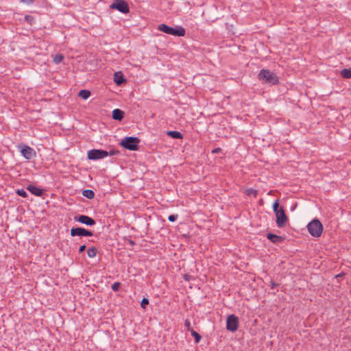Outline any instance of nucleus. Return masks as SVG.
<instances>
[{"label":"nucleus","instance_id":"nucleus-1","mask_svg":"<svg viewBox=\"0 0 351 351\" xmlns=\"http://www.w3.org/2000/svg\"><path fill=\"white\" fill-rule=\"evenodd\" d=\"M158 29L167 34L175 36H184L186 34L185 29L182 26H176L175 27H169L166 24H160Z\"/></svg>","mask_w":351,"mask_h":351},{"label":"nucleus","instance_id":"nucleus-2","mask_svg":"<svg viewBox=\"0 0 351 351\" xmlns=\"http://www.w3.org/2000/svg\"><path fill=\"white\" fill-rule=\"evenodd\" d=\"M258 79L270 85L277 84L279 82L278 77L274 73L264 69L259 72Z\"/></svg>","mask_w":351,"mask_h":351},{"label":"nucleus","instance_id":"nucleus-3","mask_svg":"<svg viewBox=\"0 0 351 351\" xmlns=\"http://www.w3.org/2000/svg\"><path fill=\"white\" fill-rule=\"evenodd\" d=\"M309 234L314 237H319L323 232V225L317 219H313L307 225Z\"/></svg>","mask_w":351,"mask_h":351},{"label":"nucleus","instance_id":"nucleus-4","mask_svg":"<svg viewBox=\"0 0 351 351\" xmlns=\"http://www.w3.org/2000/svg\"><path fill=\"white\" fill-rule=\"evenodd\" d=\"M139 143L140 139L137 137L126 136L121 141L120 145L128 150L136 151L138 149Z\"/></svg>","mask_w":351,"mask_h":351},{"label":"nucleus","instance_id":"nucleus-5","mask_svg":"<svg viewBox=\"0 0 351 351\" xmlns=\"http://www.w3.org/2000/svg\"><path fill=\"white\" fill-rule=\"evenodd\" d=\"M18 150L21 152V155L27 160H31L36 157V151L24 143H20L16 146Z\"/></svg>","mask_w":351,"mask_h":351},{"label":"nucleus","instance_id":"nucleus-6","mask_svg":"<svg viewBox=\"0 0 351 351\" xmlns=\"http://www.w3.org/2000/svg\"><path fill=\"white\" fill-rule=\"evenodd\" d=\"M112 10H117L123 14H127L130 12L128 3L125 0H114L110 5Z\"/></svg>","mask_w":351,"mask_h":351},{"label":"nucleus","instance_id":"nucleus-7","mask_svg":"<svg viewBox=\"0 0 351 351\" xmlns=\"http://www.w3.org/2000/svg\"><path fill=\"white\" fill-rule=\"evenodd\" d=\"M239 327V318L234 315H230L226 320V328L228 330L234 332Z\"/></svg>","mask_w":351,"mask_h":351},{"label":"nucleus","instance_id":"nucleus-8","mask_svg":"<svg viewBox=\"0 0 351 351\" xmlns=\"http://www.w3.org/2000/svg\"><path fill=\"white\" fill-rule=\"evenodd\" d=\"M88 158L92 160L102 159L108 156L107 151L102 149H91L88 152Z\"/></svg>","mask_w":351,"mask_h":351},{"label":"nucleus","instance_id":"nucleus-9","mask_svg":"<svg viewBox=\"0 0 351 351\" xmlns=\"http://www.w3.org/2000/svg\"><path fill=\"white\" fill-rule=\"evenodd\" d=\"M276 217V224L278 228H282L284 227L287 221L288 220V218L285 213L284 208L282 207L280 208L279 211H276L275 213Z\"/></svg>","mask_w":351,"mask_h":351},{"label":"nucleus","instance_id":"nucleus-10","mask_svg":"<svg viewBox=\"0 0 351 351\" xmlns=\"http://www.w3.org/2000/svg\"><path fill=\"white\" fill-rule=\"evenodd\" d=\"M71 235L72 237H90L93 236V234L90 230H86L83 228H72L71 229Z\"/></svg>","mask_w":351,"mask_h":351},{"label":"nucleus","instance_id":"nucleus-11","mask_svg":"<svg viewBox=\"0 0 351 351\" xmlns=\"http://www.w3.org/2000/svg\"><path fill=\"white\" fill-rule=\"evenodd\" d=\"M74 220L89 226H93L96 223L95 221L93 218L83 215L75 216Z\"/></svg>","mask_w":351,"mask_h":351},{"label":"nucleus","instance_id":"nucleus-12","mask_svg":"<svg viewBox=\"0 0 351 351\" xmlns=\"http://www.w3.org/2000/svg\"><path fill=\"white\" fill-rule=\"evenodd\" d=\"M27 189L33 195H35L36 196L40 197L43 194V190L38 188L34 185H29L27 187Z\"/></svg>","mask_w":351,"mask_h":351},{"label":"nucleus","instance_id":"nucleus-13","mask_svg":"<svg viewBox=\"0 0 351 351\" xmlns=\"http://www.w3.org/2000/svg\"><path fill=\"white\" fill-rule=\"evenodd\" d=\"M124 112L120 109H114L112 113V117L114 120L121 121L123 118Z\"/></svg>","mask_w":351,"mask_h":351},{"label":"nucleus","instance_id":"nucleus-14","mask_svg":"<svg viewBox=\"0 0 351 351\" xmlns=\"http://www.w3.org/2000/svg\"><path fill=\"white\" fill-rule=\"evenodd\" d=\"M267 238L274 243H278L283 241V238L282 237L272 233L267 234Z\"/></svg>","mask_w":351,"mask_h":351},{"label":"nucleus","instance_id":"nucleus-15","mask_svg":"<svg viewBox=\"0 0 351 351\" xmlns=\"http://www.w3.org/2000/svg\"><path fill=\"white\" fill-rule=\"evenodd\" d=\"M114 81L117 85H120L125 80L120 72H116L114 75Z\"/></svg>","mask_w":351,"mask_h":351},{"label":"nucleus","instance_id":"nucleus-16","mask_svg":"<svg viewBox=\"0 0 351 351\" xmlns=\"http://www.w3.org/2000/svg\"><path fill=\"white\" fill-rule=\"evenodd\" d=\"M167 135L176 139H181L183 138V135L178 131H169L167 132Z\"/></svg>","mask_w":351,"mask_h":351},{"label":"nucleus","instance_id":"nucleus-17","mask_svg":"<svg viewBox=\"0 0 351 351\" xmlns=\"http://www.w3.org/2000/svg\"><path fill=\"white\" fill-rule=\"evenodd\" d=\"M82 195L88 199H93L95 197V193L93 190L85 189L82 191Z\"/></svg>","mask_w":351,"mask_h":351},{"label":"nucleus","instance_id":"nucleus-18","mask_svg":"<svg viewBox=\"0 0 351 351\" xmlns=\"http://www.w3.org/2000/svg\"><path fill=\"white\" fill-rule=\"evenodd\" d=\"M78 96L83 99H87L90 96V92L88 90H81L78 93Z\"/></svg>","mask_w":351,"mask_h":351},{"label":"nucleus","instance_id":"nucleus-19","mask_svg":"<svg viewBox=\"0 0 351 351\" xmlns=\"http://www.w3.org/2000/svg\"><path fill=\"white\" fill-rule=\"evenodd\" d=\"M97 252L98 250L97 247H92L88 250L87 255L89 258H94L96 256Z\"/></svg>","mask_w":351,"mask_h":351},{"label":"nucleus","instance_id":"nucleus-20","mask_svg":"<svg viewBox=\"0 0 351 351\" xmlns=\"http://www.w3.org/2000/svg\"><path fill=\"white\" fill-rule=\"evenodd\" d=\"M341 75L346 79L351 78V69H343L341 71Z\"/></svg>","mask_w":351,"mask_h":351},{"label":"nucleus","instance_id":"nucleus-21","mask_svg":"<svg viewBox=\"0 0 351 351\" xmlns=\"http://www.w3.org/2000/svg\"><path fill=\"white\" fill-rule=\"evenodd\" d=\"M191 335L193 337H194L195 338V342L196 343H198L201 339H202V337L199 334H198L196 331H195L194 330H191Z\"/></svg>","mask_w":351,"mask_h":351},{"label":"nucleus","instance_id":"nucleus-22","mask_svg":"<svg viewBox=\"0 0 351 351\" xmlns=\"http://www.w3.org/2000/svg\"><path fill=\"white\" fill-rule=\"evenodd\" d=\"M245 193L248 196L253 195L254 197H256L258 191L254 189L250 188L246 189Z\"/></svg>","mask_w":351,"mask_h":351},{"label":"nucleus","instance_id":"nucleus-23","mask_svg":"<svg viewBox=\"0 0 351 351\" xmlns=\"http://www.w3.org/2000/svg\"><path fill=\"white\" fill-rule=\"evenodd\" d=\"M63 59L64 56L62 54H56L54 56L53 60L56 64H59L62 61Z\"/></svg>","mask_w":351,"mask_h":351},{"label":"nucleus","instance_id":"nucleus-24","mask_svg":"<svg viewBox=\"0 0 351 351\" xmlns=\"http://www.w3.org/2000/svg\"><path fill=\"white\" fill-rule=\"evenodd\" d=\"M120 287H121V283L119 282H115L112 285V289L114 291H118L119 290V289H120Z\"/></svg>","mask_w":351,"mask_h":351},{"label":"nucleus","instance_id":"nucleus-25","mask_svg":"<svg viewBox=\"0 0 351 351\" xmlns=\"http://www.w3.org/2000/svg\"><path fill=\"white\" fill-rule=\"evenodd\" d=\"M280 208L279 207V201L277 199L274 202V203L273 204V210H274V212L276 213V211H279L280 210Z\"/></svg>","mask_w":351,"mask_h":351},{"label":"nucleus","instance_id":"nucleus-26","mask_svg":"<svg viewBox=\"0 0 351 351\" xmlns=\"http://www.w3.org/2000/svg\"><path fill=\"white\" fill-rule=\"evenodd\" d=\"M16 193L18 195L23 197H26L27 196L26 191L23 189L17 190Z\"/></svg>","mask_w":351,"mask_h":351},{"label":"nucleus","instance_id":"nucleus-27","mask_svg":"<svg viewBox=\"0 0 351 351\" xmlns=\"http://www.w3.org/2000/svg\"><path fill=\"white\" fill-rule=\"evenodd\" d=\"M149 304V300L147 298H143L141 302V306L143 308H145L147 305Z\"/></svg>","mask_w":351,"mask_h":351},{"label":"nucleus","instance_id":"nucleus-28","mask_svg":"<svg viewBox=\"0 0 351 351\" xmlns=\"http://www.w3.org/2000/svg\"><path fill=\"white\" fill-rule=\"evenodd\" d=\"M107 154H108V156L118 155L119 154V151L116 150V149H111L109 152H107Z\"/></svg>","mask_w":351,"mask_h":351},{"label":"nucleus","instance_id":"nucleus-29","mask_svg":"<svg viewBox=\"0 0 351 351\" xmlns=\"http://www.w3.org/2000/svg\"><path fill=\"white\" fill-rule=\"evenodd\" d=\"M184 325L186 327L187 330H189L191 332V330H193V329L191 328V322L188 319L185 320Z\"/></svg>","mask_w":351,"mask_h":351},{"label":"nucleus","instance_id":"nucleus-30","mask_svg":"<svg viewBox=\"0 0 351 351\" xmlns=\"http://www.w3.org/2000/svg\"><path fill=\"white\" fill-rule=\"evenodd\" d=\"M178 217V215H171L168 217V220L171 222H173L175 221L176 220H177Z\"/></svg>","mask_w":351,"mask_h":351},{"label":"nucleus","instance_id":"nucleus-31","mask_svg":"<svg viewBox=\"0 0 351 351\" xmlns=\"http://www.w3.org/2000/svg\"><path fill=\"white\" fill-rule=\"evenodd\" d=\"M86 245H81V246L80 247V248H79V252H80V253L83 252L86 250Z\"/></svg>","mask_w":351,"mask_h":351},{"label":"nucleus","instance_id":"nucleus-32","mask_svg":"<svg viewBox=\"0 0 351 351\" xmlns=\"http://www.w3.org/2000/svg\"><path fill=\"white\" fill-rule=\"evenodd\" d=\"M21 2L27 3V4H31L34 2V0H20Z\"/></svg>","mask_w":351,"mask_h":351},{"label":"nucleus","instance_id":"nucleus-33","mask_svg":"<svg viewBox=\"0 0 351 351\" xmlns=\"http://www.w3.org/2000/svg\"><path fill=\"white\" fill-rule=\"evenodd\" d=\"M278 286V284L275 283L274 282L271 281V289H275L276 287H277Z\"/></svg>","mask_w":351,"mask_h":351},{"label":"nucleus","instance_id":"nucleus-34","mask_svg":"<svg viewBox=\"0 0 351 351\" xmlns=\"http://www.w3.org/2000/svg\"><path fill=\"white\" fill-rule=\"evenodd\" d=\"M221 151V148L218 147L213 150V153H218Z\"/></svg>","mask_w":351,"mask_h":351},{"label":"nucleus","instance_id":"nucleus-35","mask_svg":"<svg viewBox=\"0 0 351 351\" xmlns=\"http://www.w3.org/2000/svg\"><path fill=\"white\" fill-rule=\"evenodd\" d=\"M130 243H131V245H134V242L133 241H130Z\"/></svg>","mask_w":351,"mask_h":351}]
</instances>
